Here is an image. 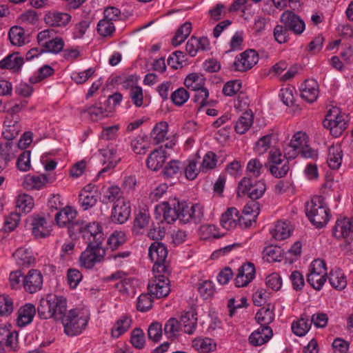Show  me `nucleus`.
<instances>
[{"instance_id": "nucleus-1", "label": "nucleus", "mask_w": 353, "mask_h": 353, "mask_svg": "<svg viewBox=\"0 0 353 353\" xmlns=\"http://www.w3.org/2000/svg\"><path fill=\"white\" fill-rule=\"evenodd\" d=\"M40 318L59 321L67 311V299L61 295L47 294L41 299L37 307Z\"/></svg>"}, {"instance_id": "nucleus-2", "label": "nucleus", "mask_w": 353, "mask_h": 353, "mask_svg": "<svg viewBox=\"0 0 353 353\" xmlns=\"http://www.w3.org/2000/svg\"><path fill=\"white\" fill-rule=\"evenodd\" d=\"M89 319L88 309L77 307L68 310L59 321L63 325L64 333L69 336H75L85 329Z\"/></svg>"}, {"instance_id": "nucleus-3", "label": "nucleus", "mask_w": 353, "mask_h": 353, "mask_svg": "<svg viewBox=\"0 0 353 353\" xmlns=\"http://www.w3.org/2000/svg\"><path fill=\"white\" fill-rule=\"evenodd\" d=\"M306 215L317 228L323 227L329 221L328 208L321 196L313 198L306 204Z\"/></svg>"}, {"instance_id": "nucleus-4", "label": "nucleus", "mask_w": 353, "mask_h": 353, "mask_svg": "<svg viewBox=\"0 0 353 353\" xmlns=\"http://www.w3.org/2000/svg\"><path fill=\"white\" fill-rule=\"evenodd\" d=\"M74 227L88 245H102L104 234L101 225L97 221L75 223Z\"/></svg>"}, {"instance_id": "nucleus-5", "label": "nucleus", "mask_w": 353, "mask_h": 353, "mask_svg": "<svg viewBox=\"0 0 353 353\" xmlns=\"http://www.w3.org/2000/svg\"><path fill=\"white\" fill-rule=\"evenodd\" d=\"M325 128L330 130L333 137L341 136L347 126V116L336 107L332 108L323 121Z\"/></svg>"}, {"instance_id": "nucleus-6", "label": "nucleus", "mask_w": 353, "mask_h": 353, "mask_svg": "<svg viewBox=\"0 0 353 353\" xmlns=\"http://www.w3.org/2000/svg\"><path fill=\"white\" fill-rule=\"evenodd\" d=\"M149 257L154 263L153 272L165 273L168 270L167 265L168 250L165 245L159 241L151 244L148 250Z\"/></svg>"}, {"instance_id": "nucleus-7", "label": "nucleus", "mask_w": 353, "mask_h": 353, "mask_svg": "<svg viewBox=\"0 0 353 353\" xmlns=\"http://www.w3.org/2000/svg\"><path fill=\"white\" fill-rule=\"evenodd\" d=\"M327 280V268L324 261L314 260L310 267L307 276L308 283L315 290H320Z\"/></svg>"}, {"instance_id": "nucleus-8", "label": "nucleus", "mask_w": 353, "mask_h": 353, "mask_svg": "<svg viewBox=\"0 0 353 353\" xmlns=\"http://www.w3.org/2000/svg\"><path fill=\"white\" fill-rule=\"evenodd\" d=\"M154 277L148 283V292L153 298L167 296L170 292V283L168 279L169 271L165 273L153 272Z\"/></svg>"}, {"instance_id": "nucleus-9", "label": "nucleus", "mask_w": 353, "mask_h": 353, "mask_svg": "<svg viewBox=\"0 0 353 353\" xmlns=\"http://www.w3.org/2000/svg\"><path fill=\"white\" fill-rule=\"evenodd\" d=\"M99 152V161L104 166L97 174V176L99 178L110 170L114 169L120 162L121 158L118 153L117 147L112 144L108 145L105 148L100 149Z\"/></svg>"}, {"instance_id": "nucleus-10", "label": "nucleus", "mask_w": 353, "mask_h": 353, "mask_svg": "<svg viewBox=\"0 0 353 353\" xmlns=\"http://www.w3.org/2000/svg\"><path fill=\"white\" fill-rule=\"evenodd\" d=\"M168 202H162L155 207L154 214L156 218L168 223L175 221L177 219H181V203L174 201L172 205Z\"/></svg>"}, {"instance_id": "nucleus-11", "label": "nucleus", "mask_w": 353, "mask_h": 353, "mask_svg": "<svg viewBox=\"0 0 353 353\" xmlns=\"http://www.w3.org/2000/svg\"><path fill=\"white\" fill-rule=\"evenodd\" d=\"M105 254L101 245H88L87 248L79 256V263L81 268L92 269L101 262Z\"/></svg>"}, {"instance_id": "nucleus-12", "label": "nucleus", "mask_w": 353, "mask_h": 353, "mask_svg": "<svg viewBox=\"0 0 353 353\" xmlns=\"http://www.w3.org/2000/svg\"><path fill=\"white\" fill-rule=\"evenodd\" d=\"M109 281L119 280L116 288L123 296H133L136 293L137 281L131 276H127L123 271H117L108 276Z\"/></svg>"}, {"instance_id": "nucleus-13", "label": "nucleus", "mask_w": 353, "mask_h": 353, "mask_svg": "<svg viewBox=\"0 0 353 353\" xmlns=\"http://www.w3.org/2000/svg\"><path fill=\"white\" fill-rule=\"evenodd\" d=\"M131 214L130 202L128 199H119L114 203L112 210V220L113 222L123 224L130 218Z\"/></svg>"}, {"instance_id": "nucleus-14", "label": "nucleus", "mask_w": 353, "mask_h": 353, "mask_svg": "<svg viewBox=\"0 0 353 353\" xmlns=\"http://www.w3.org/2000/svg\"><path fill=\"white\" fill-rule=\"evenodd\" d=\"M307 135L302 131L296 132L292 136L289 145L285 148V156L286 159L295 158L299 151L306 145L307 143Z\"/></svg>"}, {"instance_id": "nucleus-15", "label": "nucleus", "mask_w": 353, "mask_h": 353, "mask_svg": "<svg viewBox=\"0 0 353 353\" xmlns=\"http://www.w3.org/2000/svg\"><path fill=\"white\" fill-rule=\"evenodd\" d=\"M259 61V54L254 50L243 52L235 59L234 65L238 71H246L251 69Z\"/></svg>"}, {"instance_id": "nucleus-16", "label": "nucleus", "mask_w": 353, "mask_h": 353, "mask_svg": "<svg viewBox=\"0 0 353 353\" xmlns=\"http://www.w3.org/2000/svg\"><path fill=\"white\" fill-rule=\"evenodd\" d=\"M333 233L337 239L353 241V218L338 219L335 223Z\"/></svg>"}, {"instance_id": "nucleus-17", "label": "nucleus", "mask_w": 353, "mask_h": 353, "mask_svg": "<svg viewBox=\"0 0 353 353\" xmlns=\"http://www.w3.org/2000/svg\"><path fill=\"white\" fill-rule=\"evenodd\" d=\"M281 21L288 30L297 34H301L305 28L304 21L299 16L289 10L285 11L281 14Z\"/></svg>"}, {"instance_id": "nucleus-18", "label": "nucleus", "mask_w": 353, "mask_h": 353, "mask_svg": "<svg viewBox=\"0 0 353 353\" xmlns=\"http://www.w3.org/2000/svg\"><path fill=\"white\" fill-rule=\"evenodd\" d=\"M54 179L47 174H26L23 181V186L28 190H38L52 182Z\"/></svg>"}, {"instance_id": "nucleus-19", "label": "nucleus", "mask_w": 353, "mask_h": 353, "mask_svg": "<svg viewBox=\"0 0 353 353\" xmlns=\"http://www.w3.org/2000/svg\"><path fill=\"white\" fill-rule=\"evenodd\" d=\"M301 99L308 103L314 102L319 94L318 82L313 79H306L299 87Z\"/></svg>"}, {"instance_id": "nucleus-20", "label": "nucleus", "mask_w": 353, "mask_h": 353, "mask_svg": "<svg viewBox=\"0 0 353 353\" xmlns=\"http://www.w3.org/2000/svg\"><path fill=\"white\" fill-rule=\"evenodd\" d=\"M279 141V134L272 130L268 134L261 137L255 143L254 151L259 155L265 154L269 149L276 148Z\"/></svg>"}, {"instance_id": "nucleus-21", "label": "nucleus", "mask_w": 353, "mask_h": 353, "mask_svg": "<svg viewBox=\"0 0 353 353\" xmlns=\"http://www.w3.org/2000/svg\"><path fill=\"white\" fill-rule=\"evenodd\" d=\"M32 232L36 238H44L50 234L51 223L40 215H34L31 218Z\"/></svg>"}, {"instance_id": "nucleus-22", "label": "nucleus", "mask_w": 353, "mask_h": 353, "mask_svg": "<svg viewBox=\"0 0 353 353\" xmlns=\"http://www.w3.org/2000/svg\"><path fill=\"white\" fill-rule=\"evenodd\" d=\"M26 291L33 294L40 290L43 286V276L37 270H30L23 279Z\"/></svg>"}, {"instance_id": "nucleus-23", "label": "nucleus", "mask_w": 353, "mask_h": 353, "mask_svg": "<svg viewBox=\"0 0 353 353\" xmlns=\"http://www.w3.org/2000/svg\"><path fill=\"white\" fill-rule=\"evenodd\" d=\"M255 277L254 265L248 263L241 265L234 279L235 285L238 288L245 287L250 283Z\"/></svg>"}, {"instance_id": "nucleus-24", "label": "nucleus", "mask_w": 353, "mask_h": 353, "mask_svg": "<svg viewBox=\"0 0 353 353\" xmlns=\"http://www.w3.org/2000/svg\"><path fill=\"white\" fill-rule=\"evenodd\" d=\"M181 220L184 222L193 221L196 223L203 216V208L199 203L194 204L189 208L185 203H181Z\"/></svg>"}, {"instance_id": "nucleus-25", "label": "nucleus", "mask_w": 353, "mask_h": 353, "mask_svg": "<svg viewBox=\"0 0 353 353\" xmlns=\"http://www.w3.org/2000/svg\"><path fill=\"white\" fill-rule=\"evenodd\" d=\"M36 314V307L32 303H27L19 307L17 312V324L23 327L31 323Z\"/></svg>"}, {"instance_id": "nucleus-26", "label": "nucleus", "mask_w": 353, "mask_h": 353, "mask_svg": "<svg viewBox=\"0 0 353 353\" xmlns=\"http://www.w3.org/2000/svg\"><path fill=\"white\" fill-rule=\"evenodd\" d=\"M8 39L12 46L21 47L29 43V34L19 26L11 27L8 31Z\"/></svg>"}, {"instance_id": "nucleus-27", "label": "nucleus", "mask_w": 353, "mask_h": 353, "mask_svg": "<svg viewBox=\"0 0 353 353\" xmlns=\"http://www.w3.org/2000/svg\"><path fill=\"white\" fill-rule=\"evenodd\" d=\"M272 335V330L269 326H260L250 335L249 341L252 345L260 346L269 341Z\"/></svg>"}, {"instance_id": "nucleus-28", "label": "nucleus", "mask_w": 353, "mask_h": 353, "mask_svg": "<svg viewBox=\"0 0 353 353\" xmlns=\"http://www.w3.org/2000/svg\"><path fill=\"white\" fill-rule=\"evenodd\" d=\"M71 17L65 12L48 11L44 16L46 23L50 26L63 27L70 21Z\"/></svg>"}, {"instance_id": "nucleus-29", "label": "nucleus", "mask_w": 353, "mask_h": 353, "mask_svg": "<svg viewBox=\"0 0 353 353\" xmlns=\"http://www.w3.org/2000/svg\"><path fill=\"white\" fill-rule=\"evenodd\" d=\"M220 223L221 226L225 230H230L234 229L239 225V212L235 208H229L222 214Z\"/></svg>"}, {"instance_id": "nucleus-30", "label": "nucleus", "mask_w": 353, "mask_h": 353, "mask_svg": "<svg viewBox=\"0 0 353 353\" xmlns=\"http://www.w3.org/2000/svg\"><path fill=\"white\" fill-rule=\"evenodd\" d=\"M192 347L200 353H208L216 350V343L211 338L199 336L192 341Z\"/></svg>"}, {"instance_id": "nucleus-31", "label": "nucleus", "mask_w": 353, "mask_h": 353, "mask_svg": "<svg viewBox=\"0 0 353 353\" xmlns=\"http://www.w3.org/2000/svg\"><path fill=\"white\" fill-rule=\"evenodd\" d=\"M293 228L288 221H278L270 230V233L276 240L281 241L291 236Z\"/></svg>"}, {"instance_id": "nucleus-32", "label": "nucleus", "mask_w": 353, "mask_h": 353, "mask_svg": "<svg viewBox=\"0 0 353 353\" xmlns=\"http://www.w3.org/2000/svg\"><path fill=\"white\" fill-rule=\"evenodd\" d=\"M343 157V150L340 145L336 144L330 146L327 157L328 166L332 170L339 169L342 164Z\"/></svg>"}, {"instance_id": "nucleus-33", "label": "nucleus", "mask_w": 353, "mask_h": 353, "mask_svg": "<svg viewBox=\"0 0 353 353\" xmlns=\"http://www.w3.org/2000/svg\"><path fill=\"white\" fill-rule=\"evenodd\" d=\"M179 322L185 334H192L197 325L196 312L193 310L184 312L181 315V321Z\"/></svg>"}, {"instance_id": "nucleus-34", "label": "nucleus", "mask_w": 353, "mask_h": 353, "mask_svg": "<svg viewBox=\"0 0 353 353\" xmlns=\"http://www.w3.org/2000/svg\"><path fill=\"white\" fill-rule=\"evenodd\" d=\"M166 160V154L164 149L160 148L152 152L147 159V165L149 169L157 171L162 168Z\"/></svg>"}, {"instance_id": "nucleus-35", "label": "nucleus", "mask_w": 353, "mask_h": 353, "mask_svg": "<svg viewBox=\"0 0 353 353\" xmlns=\"http://www.w3.org/2000/svg\"><path fill=\"white\" fill-rule=\"evenodd\" d=\"M94 188V186L88 185L81 190L79 194V203L84 210H88L97 203L96 192L92 190Z\"/></svg>"}, {"instance_id": "nucleus-36", "label": "nucleus", "mask_w": 353, "mask_h": 353, "mask_svg": "<svg viewBox=\"0 0 353 353\" xmlns=\"http://www.w3.org/2000/svg\"><path fill=\"white\" fill-rule=\"evenodd\" d=\"M21 130V126L18 119L12 116L8 117L4 121L3 136L7 140L14 139Z\"/></svg>"}, {"instance_id": "nucleus-37", "label": "nucleus", "mask_w": 353, "mask_h": 353, "mask_svg": "<svg viewBox=\"0 0 353 353\" xmlns=\"http://www.w3.org/2000/svg\"><path fill=\"white\" fill-rule=\"evenodd\" d=\"M23 63V57H20L18 54H11L0 61V68L17 72L21 70Z\"/></svg>"}, {"instance_id": "nucleus-38", "label": "nucleus", "mask_w": 353, "mask_h": 353, "mask_svg": "<svg viewBox=\"0 0 353 353\" xmlns=\"http://www.w3.org/2000/svg\"><path fill=\"white\" fill-rule=\"evenodd\" d=\"M77 214L75 209L70 206H65L57 213L55 216L57 224L61 228L66 227L73 222Z\"/></svg>"}, {"instance_id": "nucleus-39", "label": "nucleus", "mask_w": 353, "mask_h": 353, "mask_svg": "<svg viewBox=\"0 0 353 353\" xmlns=\"http://www.w3.org/2000/svg\"><path fill=\"white\" fill-rule=\"evenodd\" d=\"M13 257L19 266L24 267L35 261L32 251L27 248H20L13 253Z\"/></svg>"}, {"instance_id": "nucleus-40", "label": "nucleus", "mask_w": 353, "mask_h": 353, "mask_svg": "<svg viewBox=\"0 0 353 353\" xmlns=\"http://www.w3.org/2000/svg\"><path fill=\"white\" fill-rule=\"evenodd\" d=\"M150 216L148 210H141L135 216L132 231L136 234H142L150 223Z\"/></svg>"}, {"instance_id": "nucleus-41", "label": "nucleus", "mask_w": 353, "mask_h": 353, "mask_svg": "<svg viewBox=\"0 0 353 353\" xmlns=\"http://www.w3.org/2000/svg\"><path fill=\"white\" fill-rule=\"evenodd\" d=\"M132 320L128 316H121L113 324L111 329V336L114 339L120 337L126 332L131 326Z\"/></svg>"}, {"instance_id": "nucleus-42", "label": "nucleus", "mask_w": 353, "mask_h": 353, "mask_svg": "<svg viewBox=\"0 0 353 353\" xmlns=\"http://www.w3.org/2000/svg\"><path fill=\"white\" fill-rule=\"evenodd\" d=\"M199 157L197 156L190 157L185 164L183 165L184 173L185 177L189 180H194L199 172L201 170L200 166H199Z\"/></svg>"}, {"instance_id": "nucleus-43", "label": "nucleus", "mask_w": 353, "mask_h": 353, "mask_svg": "<svg viewBox=\"0 0 353 353\" xmlns=\"http://www.w3.org/2000/svg\"><path fill=\"white\" fill-rule=\"evenodd\" d=\"M131 148L137 154H144L150 148L148 136L139 134L131 141Z\"/></svg>"}, {"instance_id": "nucleus-44", "label": "nucleus", "mask_w": 353, "mask_h": 353, "mask_svg": "<svg viewBox=\"0 0 353 353\" xmlns=\"http://www.w3.org/2000/svg\"><path fill=\"white\" fill-rule=\"evenodd\" d=\"M17 343V334L8 329L3 328L0 330V353L5 345L10 349L16 347Z\"/></svg>"}, {"instance_id": "nucleus-45", "label": "nucleus", "mask_w": 353, "mask_h": 353, "mask_svg": "<svg viewBox=\"0 0 353 353\" xmlns=\"http://www.w3.org/2000/svg\"><path fill=\"white\" fill-rule=\"evenodd\" d=\"M328 280L330 285L336 290H343L347 285L346 278L339 268H334L330 271Z\"/></svg>"}, {"instance_id": "nucleus-46", "label": "nucleus", "mask_w": 353, "mask_h": 353, "mask_svg": "<svg viewBox=\"0 0 353 353\" xmlns=\"http://www.w3.org/2000/svg\"><path fill=\"white\" fill-rule=\"evenodd\" d=\"M205 77L200 73L193 72L189 74L185 79V85L192 90H198L204 88Z\"/></svg>"}, {"instance_id": "nucleus-47", "label": "nucleus", "mask_w": 353, "mask_h": 353, "mask_svg": "<svg viewBox=\"0 0 353 353\" xmlns=\"http://www.w3.org/2000/svg\"><path fill=\"white\" fill-rule=\"evenodd\" d=\"M253 123V114L252 112L245 111L237 120L235 130L238 134L245 133Z\"/></svg>"}, {"instance_id": "nucleus-48", "label": "nucleus", "mask_w": 353, "mask_h": 353, "mask_svg": "<svg viewBox=\"0 0 353 353\" xmlns=\"http://www.w3.org/2000/svg\"><path fill=\"white\" fill-rule=\"evenodd\" d=\"M33 198L27 194H21L18 195L16 200V207L19 212L23 213L30 212L34 207Z\"/></svg>"}, {"instance_id": "nucleus-49", "label": "nucleus", "mask_w": 353, "mask_h": 353, "mask_svg": "<svg viewBox=\"0 0 353 353\" xmlns=\"http://www.w3.org/2000/svg\"><path fill=\"white\" fill-rule=\"evenodd\" d=\"M168 132V124L165 121H161L155 125L151 137L157 143H160L167 139Z\"/></svg>"}, {"instance_id": "nucleus-50", "label": "nucleus", "mask_w": 353, "mask_h": 353, "mask_svg": "<svg viewBox=\"0 0 353 353\" xmlns=\"http://www.w3.org/2000/svg\"><path fill=\"white\" fill-rule=\"evenodd\" d=\"M311 327V322L305 318H300L293 321L291 325L292 332L299 336L305 335Z\"/></svg>"}, {"instance_id": "nucleus-51", "label": "nucleus", "mask_w": 353, "mask_h": 353, "mask_svg": "<svg viewBox=\"0 0 353 353\" xmlns=\"http://www.w3.org/2000/svg\"><path fill=\"white\" fill-rule=\"evenodd\" d=\"M181 330V323L176 319L170 318L165 324L164 331L168 338H176Z\"/></svg>"}, {"instance_id": "nucleus-52", "label": "nucleus", "mask_w": 353, "mask_h": 353, "mask_svg": "<svg viewBox=\"0 0 353 353\" xmlns=\"http://www.w3.org/2000/svg\"><path fill=\"white\" fill-rule=\"evenodd\" d=\"M192 30V24L185 22L177 30L175 36L172 39V44L175 46L181 44L190 35Z\"/></svg>"}, {"instance_id": "nucleus-53", "label": "nucleus", "mask_w": 353, "mask_h": 353, "mask_svg": "<svg viewBox=\"0 0 353 353\" xmlns=\"http://www.w3.org/2000/svg\"><path fill=\"white\" fill-rule=\"evenodd\" d=\"M274 318L273 310L268 307L261 308L256 314L255 319L256 321L261 324V326H267L270 324Z\"/></svg>"}, {"instance_id": "nucleus-54", "label": "nucleus", "mask_w": 353, "mask_h": 353, "mask_svg": "<svg viewBox=\"0 0 353 353\" xmlns=\"http://www.w3.org/2000/svg\"><path fill=\"white\" fill-rule=\"evenodd\" d=\"M64 45V41L61 37L54 36L43 46V51L58 54L63 49Z\"/></svg>"}, {"instance_id": "nucleus-55", "label": "nucleus", "mask_w": 353, "mask_h": 353, "mask_svg": "<svg viewBox=\"0 0 353 353\" xmlns=\"http://www.w3.org/2000/svg\"><path fill=\"white\" fill-rule=\"evenodd\" d=\"M97 30L101 37H110L112 36L116 29L114 23L102 19L98 22Z\"/></svg>"}, {"instance_id": "nucleus-56", "label": "nucleus", "mask_w": 353, "mask_h": 353, "mask_svg": "<svg viewBox=\"0 0 353 353\" xmlns=\"http://www.w3.org/2000/svg\"><path fill=\"white\" fill-rule=\"evenodd\" d=\"M183 165L179 161H170L164 168L163 173L167 178H171L181 174Z\"/></svg>"}, {"instance_id": "nucleus-57", "label": "nucleus", "mask_w": 353, "mask_h": 353, "mask_svg": "<svg viewBox=\"0 0 353 353\" xmlns=\"http://www.w3.org/2000/svg\"><path fill=\"white\" fill-rule=\"evenodd\" d=\"M130 98L136 107L143 105V93L141 87L138 85H132L128 88Z\"/></svg>"}, {"instance_id": "nucleus-58", "label": "nucleus", "mask_w": 353, "mask_h": 353, "mask_svg": "<svg viewBox=\"0 0 353 353\" xmlns=\"http://www.w3.org/2000/svg\"><path fill=\"white\" fill-rule=\"evenodd\" d=\"M95 72L94 68H89L83 71H74L71 74V79L77 84L86 82Z\"/></svg>"}, {"instance_id": "nucleus-59", "label": "nucleus", "mask_w": 353, "mask_h": 353, "mask_svg": "<svg viewBox=\"0 0 353 353\" xmlns=\"http://www.w3.org/2000/svg\"><path fill=\"white\" fill-rule=\"evenodd\" d=\"M86 112L89 114L90 119L94 121L102 119L108 115V111L104 109L101 104H95L88 107Z\"/></svg>"}, {"instance_id": "nucleus-60", "label": "nucleus", "mask_w": 353, "mask_h": 353, "mask_svg": "<svg viewBox=\"0 0 353 353\" xmlns=\"http://www.w3.org/2000/svg\"><path fill=\"white\" fill-rule=\"evenodd\" d=\"M217 163L216 155L212 152H208L203 158L200 168L203 172L214 169Z\"/></svg>"}, {"instance_id": "nucleus-61", "label": "nucleus", "mask_w": 353, "mask_h": 353, "mask_svg": "<svg viewBox=\"0 0 353 353\" xmlns=\"http://www.w3.org/2000/svg\"><path fill=\"white\" fill-rule=\"evenodd\" d=\"M130 343L137 349H142L145 343V334L140 328H135L131 332Z\"/></svg>"}, {"instance_id": "nucleus-62", "label": "nucleus", "mask_w": 353, "mask_h": 353, "mask_svg": "<svg viewBox=\"0 0 353 353\" xmlns=\"http://www.w3.org/2000/svg\"><path fill=\"white\" fill-rule=\"evenodd\" d=\"M296 90L293 87L282 88L279 92V98L286 106H291L294 102Z\"/></svg>"}, {"instance_id": "nucleus-63", "label": "nucleus", "mask_w": 353, "mask_h": 353, "mask_svg": "<svg viewBox=\"0 0 353 353\" xmlns=\"http://www.w3.org/2000/svg\"><path fill=\"white\" fill-rule=\"evenodd\" d=\"M280 258L281 250L278 247L272 245L268 246L263 252V259L268 263L280 261Z\"/></svg>"}, {"instance_id": "nucleus-64", "label": "nucleus", "mask_w": 353, "mask_h": 353, "mask_svg": "<svg viewBox=\"0 0 353 353\" xmlns=\"http://www.w3.org/2000/svg\"><path fill=\"white\" fill-rule=\"evenodd\" d=\"M242 83L240 80H231L225 83L222 92L225 96L232 97L240 91Z\"/></svg>"}]
</instances>
